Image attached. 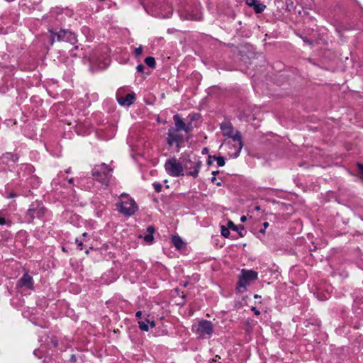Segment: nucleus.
<instances>
[{
    "instance_id": "27",
    "label": "nucleus",
    "mask_w": 363,
    "mask_h": 363,
    "mask_svg": "<svg viewBox=\"0 0 363 363\" xmlns=\"http://www.w3.org/2000/svg\"><path fill=\"white\" fill-rule=\"evenodd\" d=\"M143 52V46L140 45L138 48H136L134 51L135 57H138L141 55Z\"/></svg>"
},
{
    "instance_id": "43",
    "label": "nucleus",
    "mask_w": 363,
    "mask_h": 363,
    "mask_svg": "<svg viewBox=\"0 0 363 363\" xmlns=\"http://www.w3.org/2000/svg\"><path fill=\"white\" fill-rule=\"evenodd\" d=\"M216 180V177H212V178L211 179V181L212 183H214Z\"/></svg>"
},
{
    "instance_id": "38",
    "label": "nucleus",
    "mask_w": 363,
    "mask_h": 363,
    "mask_svg": "<svg viewBox=\"0 0 363 363\" xmlns=\"http://www.w3.org/2000/svg\"><path fill=\"white\" fill-rule=\"evenodd\" d=\"M357 166H358V169H359V172L362 174H363V164H358Z\"/></svg>"
},
{
    "instance_id": "48",
    "label": "nucleus",
    "mask_w": 363,
    "mask_h": 363,
    "mask_svg": "<svg viewBox=\"0 0 363 363\" xmlns=\"http://www.w3.org/2000/svg\"><path fill=\"white\" fill-rule=\"evenodd\" d=\"M196 114H193L192 117H191V120L196 119Z\"/></svg>"
},
{
    "instance_id": "49",
    "label": "nucleus",
    "mask_w": 363,
    "mask_h": 363,
    "mask_svg": "<svg viewBox=\"0 0 363 363\" xmlns=\"http://www.w3.org/2000/svg\"><path fill=\"white\" fill-rule=\"evenodd\" d=\"M113 137V134L112 133L108 138H107L106 139L108 140V139H111Z\"/></svg>"
},
{
    "instance_id": "50",
    "label": "nucleus",
    "mask_w": 363,
    "mask_h": 363,
    "mask_svg": "<svg viewBox=\"0 0 363 363\" xmlns=\"http://www.w3.org/2000/svg\"><path fill=\"white\" fill-rule=\"evenodd\" d=\"M221 184H221V182H218V183H216V185H217L218 186H221Z\"/></svg>"
},
{
    "instance_id": "3",
    "label": "nucleus",
    "mask_w": 363,
    "mask_h": 363,
    "mask_svg": "<svg viewBox=\"0 0 363 363\" xmlns=\"http://www.w3.org/2000/svg\"><path fill=\"white\" fill-rule=\"evenodd\" d=\"M202 164V161L199 156H189L184 161V169L187 171V176H191L196 179L199 176Z\"/></svg>"
},
{
    "instance_id": "18",
    "label": "nucleus",
    "mask_w": 363,
    "mask_h": 363,
    "mask_svg": "<svg viewBox=\"0 0 363 363\" xmlns=\"http://www.w3.org/2000/svg\"><path fill=\"white\" fill-rule=\"evenodd\" d=\"M149 316H150V315L147 314V317L143 320H141L138 321V328H140V330L145 331V332L149 331V326H148L149 323H147V319H149L148 318Z\"/></svg>"
},
{
    "instance_id": "5",
    "label": "nucleus",
    "mask_w": 363,
    "mask_h": 363,
    "mask_svg": "<svg viewBox=\"0 0 363 363\" xmlns=\"http://www.w3.org/2000/svg\"><path fill=\"white\" fill-rule=\"evenodd\" d=\"M192 331L199 338H210L213 333V325L210 320H201L192 326Z\"/></svg>"
},
{
    "instance_id": "15",
    "label": "nucleus",
    "mask_w": 363,
    "mask_h": 363,
    "mask_svg": "<svg viewBox=\"0 0 363 363\" xmlns=\"http://www.w3.org/2000/svg\"><path fill=\"white\" fill-rule=\"evenodd\" d=\"M228 227L233 231H237L241 237H243L245 234V230L243 225H236L231 220L228 222Z\"/></svg>"
},
{
    "instance_id": "9",
    "label": "nucleus",
    "mask_w": 363,
    "mask_h": 363,
    "mask_svg": "<svg viewBox=\"0 0 363 363\" xmlns=\"http://www.w3.org/2000/svg\"><path fill=\"white\" fill-rule=\"evenodd\" d=\"M257 278L258 274L257 272L252 269H242L238 277V289L239 290L243 289V290L245 291L250 283L257 280Z\"/></svg>"
},
{
    "instance_id": "30",
    "label": "nucleus",
    "mask_w": 363,
    "mask_h": 363,
    "mask_svg": "<svg viewBox=\"0 0 363 363\" xmlns=\"http://www.w3.org/2000/svg\"><path fill=\"white\" fill-rule=\"evenodd\" d=\"M268 226H269V223H268V222H264V223H263V228L260 229V230H259V232H260L261 233H265V230H266V228H267Z\"/></svg>"
},
{
    "instance_id": "11",
    "label": "nucleus",
    "mask_w": 363,
    "mask_h": 363,
    "mask_svg": "<svg viewBox=\"0 0 363 363\" xmlns=\"http://www.w3.org/2000/svg\"><path fill=\"white\" fill-rule=\"evenodd\" d=\"M125 89L120 88L116 93V97L118 103L121 106H130L135 100V94L134 93L125 95Z\"/></svg>"
},
{
    "instance_id": "32",
    "label": "nucleus",
    "mask_w": 363,
    "mask_h": 363,
    "mask_svg": "<svg viewBox=\"0 0 363 363\" xmlns=\"http://www.w3.org/2000/svg\"><path fill=\"white\" fill-rule=\"evenodd\" d=\"M76 243L77 244L78 247H79V250H82L83 249V244H82V241H79L77 238H76V240H75Z\"/></svg>"
},
{
    "instance_id": "35",
    "label": "nucleus",
    "mask_w": 363,
    "mask_h": 363,
    "mask_svg": "<svg viewBox=\"0 0 363 363\" xmlns=\"http://www.w3.org/2000/svg\"><path fill=\"white\" fill-rule=\"evenodd\" d=\"M142 315H143V313L140 311H137L135 313V317L139 319H142Z\"/></svg>"
},
{
    "instance_id": "28",
    "label": "nucleus",
    "mask_w": 363,
    "mask_h": 363,
    "mask_svg": "<svg viewBox=\"0 0 363 363\" xmlns=\"http://www.w3.org/2000/svg\"><path fill=\"white\" fill-rule=\"evenodd\" d=\"M144 69H145V67L143 64H140L136 67V69H137L138 72H140V73L143 72Z\"/></svg>"
},
{
    "instance_id": "41",
    "label": "nucleus",
    "mask_w": 363,
    "mask_h": 363,
    "mask_svg": "<svg viewBox=\"0 0 363 363\" xmlns=\"http://www.w3.org/2000/svg\"><path fill=\"white\" fill-rule=\"evenodd\" d=\"M219 173V171H213L212 172V174H213V177H216L218 174Z\"/></svg>"
},
{
    "instance_id": "12",
    "label": "nucleus",
    "mask_w": 363,
    "mask_h": 363,
    "mask_svg": "<svg viewBox=\"0 0 363 363\" xmlns=\"http://www.w3.org/2000/svg\"><path fill=\"white\" fill-rule=\"evenodd\" d=\"M18 287H26L28 289H34V281L33 277L28 273L24 274L17 282Z\"/></svg>"
},
{
    "instance_id": "36",
    "label": "nucleus",
    "mask_w": 363,
    "mask_h": 363,
    "mask_svg": "<svg viewBox=\"0 0 363 363\" xmlns=\"http://www.w3.org/2000/svg\"><path fill=\"white\" fill-rule=\"evenodd\" d=\"M252 311L254 312V313L256 315H258L260 314V312L259 311H258L255 307H252Z\"/></svg>"
},
{
    "instance_id": "22",
    "label": "nucleus",
    "mask_w": 363,
    "mask_h": 363,
    "mask_svg": "<svg viewBox=\"0 0 363 363\" xmlns=\"http://www.w3.org/2000/svg\"><path fill=\"white\" fill-rule=\"evenodd\" d=\"M244 330L247 333H250L252 331V325L249 320L245 321Z\"/></svg>"
},
{
    "instance_id": "42",
    "label": "nucleus",
    "mask_w": 363,
    "mask_h": 363,
    "mask_svg": "<svg viewBox=\"0 0 363 363\" xmlns=\"http://www.w3.org/2000/svg\"><path fill=\"white\" fill-rule=\"evenodd\" d=\"M65 173H66V174H69V173H71V168H70V167H69L68 169H65Z\"/></svg>"
},
{
    "instance_id": "8",
    "label": "nucleus",
    "mask_w": 363,
    "mask_h": 363,
    "mask_svg": "<svg viewBox=\"0 0 363 363\" xmlns=\"http://www.w3.org/2000/svg\"><path fill=\"white\" fill-rule=\"evenodd\" d=\"M181 131L182 130L169 128L167 133V136L166 140L167 145L172 147L174 145L177 152L184 146V136Z\"/></svg>"
},
{
    "instance_id": "52",
    "label": "nucleus",
    "mask_w": 363,
    "mask_h": 363,
    "mask_svg": "<svg viewBox=\"0 0 363 363\" xmlns=\"http://www.w3.org/2000/svg\"><path fill=\"white\" fill-rule=\"evenodd\" d=\"M186 19L189 20V19H192V18H186Z\"/></svg>"
},
{
    "instance_id": "13",
    "label": "nucleus",
    "mask_w": 363,
    "mask_h": 363,
    "mask_svg": "<svg viewBox=\"0 0 363 363\" xmlns=\"http://www.w3.org/2000/svg\"><path fill=\"white\" fill-rule=\"evenodd\" d=\"M245 2L248 6L253 8L256 13H261L266 9V5L258 0H246Z\"/></svg>"
},
{
    "instance_id": "53",
    "label": "nucleus",
    "mask_w": 363,
    "mask_h": 363,
    "mask_svg": "<svg viewBox=\"0 0 363 363\" xmlns=\"http://www.w3.org/2000/svg\"><path fill=\"white\" fill-rule=\"evenodd\" d=\"M34 354H37L36 350L34 351Z\"/></svg>"
},
{
    "instance_id": "4",
    "label": "nucleus",
    "mask_w": 363,
    "mask_h": 363,
    "mask_svg": "<svg viewBox=\"0 0 363 363\" xmlns=\"http://www.w3.org/2000/svg\"><path fill=\"white\" fill-rule=\"evenodd\" d=\"M50 33V40L52 44L55 40L57 41H65L74 44L77 42L76 35L68 29H60L57 31L52 28L48 30Z\"/></svg>"
},
{
    "instance_id": "20",
    "label": "nucleus",
    "mask_w": 363,
    "mask_h": 363,
    "mask_svg": "<svg viewBox=\"0 0 363 363\" xmlns=\"http://www.w3.org/2000/svg\"><path fill=\"white\" fill-rule=\"evenodd\" d=\"M145 63L150 68H155L156 67L155 59L153 57H147L145 59Z\"/></svg>"
},
{
    "instance_id": "21",
    "label": "nucleus",
    "mask_w": 363,
    "mask_h": 363,
    "mask_svg": "<svg viewBox=\"0 0 363 363\" xmlns=\"http://www.w3.org/2000/svg\"><path fill=\"white\" fill-rule=\"evenodd\" d=\"M213 160L217 162L218 167H223L225 164V158L222 156H213Z\"/></svg>"
},
{
    "instance_id": "44",
    "label": "nucleus",
    "mask_w": 363,
    "mask_h": 363,
    "mask_svg": "<svg viewBox=\"0 0 363 363\" xmlns=\"http://www.w3.org/2000/svg\"><path fill=\"white\" fill-rule=\"evenodd\" d=\"M68 182H69V184H72L74 182V179L73 178L69 179Z\"/></svg>"
},
{
    "instance_id": "17",
    "label": "nucleus",
    "mask_w": 363,
    "mask_h": 363,
    "mask_svg": "<svg viewBox=\"0 0 363 363\" xmlns=\"http://www.w3.org/2000/svg\"><path fill=\"white\" fill-rule=\"evenodd\" d=\"M1 159L4 160H10L12 161L13 162H18L19 157L16 154H13L11 152H6L2 155Z\"/></svg>"
},
{
    "instance_id": "47",
    "label": "nucleus",
    "mask_w": 363,
    "mask_h": 363,
    "mask_svg": "<svg viewBox=\"0 0 363 363\" xmlns=\"http://www.w3.org/2000/svg\"><path fill=\"white\" fill-rule=\"evenodd\" d=\"M260 297H261V296H259V295H257V294L254 295V298H260Z\"/></svg>"
},
{
    "instance_id": "33",
    "label": "nucleus",
    "mask_w": 363,
    "mask_h": 363,
    "mask_svg": "<svg viewBox=\"0 0 363 363\" xmlns=\"http://www.w3.org/2000/svg\"><path fill=\"white\" fill-rule=\"evenodd\" d=\"M147 323H149L148 326L150 325L152 328L156 325L154 320L150 321L149 319H147Z\"/></svg>"
},
{
    "instance_id": "25",
    "label": "nucleus",
    "mask_w": 363,
    "mask_h": 363,
    "mask_svg": "<svg viewBox=\"0 0 363 363\" xmlns=\"http://www.w3.org/2000/svg\"><path fill=\"white\" fill-rule=\"evenodd\" d=\"M193 130V126L191 125V123H185V125H184V128L183 129V130L186 133H189L192 131Z\"/></svg>"
},
{
    "instance_id": "39",
    "label": "nucleus",
    "mask_w": 363,
    "mask_h": 363,
    "mask_svg": "<svg viewBox=\"0 0 363 363\" xmlns=\"http://www.w3.org/2000/svg\"><path fill=\"white\" fill-rule=\"evenodd\" d=\"M208 152V149L207 147H203L201 151L202 155L207 154Z\"/></svg>"
},
{
    "instance_id": "14",
    "label": "nucleus",
    "mask_w": 363,
    "mask_h": 363,
    "mask_svg": "<svg viewBox=\"0 0 363 363\" xmlns=\"http://www.w3.org/2000/svg\"><path fill=\"white\" fill-rule=\"evenodd\" d=\"M173 120L174 121L175 125L172 126L171 128L179 130H183V129L184 128L185 122L180 117V116L179 114L174 115Z\"/></svg>"
},
{
    "instance_id": "46",
    "label": "nucleus",
    "mask_w": 363,
    "mask_h": 363,
    "mask_svg": "<svg viewBox=\"0 0 363 363\" xmlns=\"http://www.w3.org/2000/svg\"><path fill=\"white\" fill-rule=\"evenodd\" d=\"M255 210L257 211H259L260 210V206H256L255 207Z\"/></svg>"
},
{
    "instance_id": "16",
    "label": "nucleus",
    "mask_w": 363,
    "mask_h": 363,
    "mask_svg": "<svg viewBox=\"0 0 363 363\" xmlns=\"http://www.w3.org/2000/svg\"><path fill=\"white\" fill-rule=\"evenodd\" d=\"M155 229L152 225H149L147 228V234L143 236L144 240L147 243H151L154 240L153 233H155Z\"/></svg>"
},
{
    "instance_id": "37",
    "label": "nucleus",
    "mask_w": 363,
    "mask_h": 363,
    "mask_svg": "<svg viewBox=\"0 0 363 363\" xmlns=\"http://www.w3.org/2000/svg\"><path fill=\"white\" fill-rule=\"evenodd\" d=\"M16 196H17V195H16V194H15V193H13V192H10V193L9 194L8 198H9V199H12V198L16 197Z\"/></svg>"
},
{
    "instance_id": "29",
    "label": "nucleus",
    "mask_w": 363,
    "mask_h": 363,
    "mask_svg": "<svg viewBox=\"0 0 363 363\" xmlns=\"http://www.w3.org/2000/svg\"><path fill=\"white\" fill-rule=\"evenodd\" d=\"M301 38H302V39H303V42H304V43H307V44H308V45H313V40H309V39H308V38H307L306 37H301Z\"/></svg>"
},
{
    "instance_id": "34",
    "label": "nucleus",
    "mask_w": 363,
    "mask_h": 363,
    "mask_svg": "<svg viewBox=\"0 0 363 363\" xmlns=\"http://www.w3.org/2000/svg\"><path fill=\"white\" fill-rule=\"evenodd\" d=\"M6 224V219L4 217L0 215V225H3Z\"/></svg>"
},
{
    "instance_id": "51",
    "label": "nucleus",
    "mask_w": 363,
    "mask_h": 363,
    "mask_svg": "<svg viewBox=\"0 0 363 363\" xmlns=\"http://www.w3.org/2000/svg\"><path fill=\"white\" fill-rule=\"evenodd\" d=\"M86 235H87V233H84L82 234V236H83V237H86Z\"/></svg>"
},
{
    "instance_id": "45",
    "label": "nucleus",
    "mask_w": 363,
    "mask_h": 363,
    "mask_svg": "<svg viewBox=\"0 0 363 363\" xmlns=\"http://www.w3.org/2000/svg\"><path fill=\"white\" fill-rule=\"evenodd\" d=\"M209 363H220L216 359H213Z\"/></svg>"
},
{
    "instance_id": "26",
    "label": "nucleus",
    "mask_w": 363,
    "mask_h": 363,
    "mask_svg": "<svg viewBox=\"0 0 363 363\" xmlns=\"http://www.w3.org/2000/svg\"><path fill=\"white\" fill-rule=\"evenodd\" d=\"M152 186L154 187V189L156 192L160 193L162 191V186L160 183L158 182H154L152 184Z\"/></svg>"
},
{
    "instance_id": "23",
    "label": "nucleus",
    "mask_w": 363,
    "mask_h": 363,
    "mask_svg": "<svg viewBox=\"0 0 363 363\" xmlns=\"http://www.w3.org/2000/svg\"><path fill=\"white\" fill-rule=\"evenodd\" d=\"M230 230L229 228H226L224 225L221 226V235L225 238H228L230 236Z\"/></svg>"
},
{
    "instance_id": "2",
    "label": "nucleus",
    "mask_w": 363,
    "mask_h": 363,
    "mask_svg": "<svg viewBox=\"0 0 363 363\" xmlns=\"http://www.w3.org/2000/svg\"><path fill=\"white\" fill-rule=\"evenodd\" d=\"M113 169L105 163L95 165L91 170L92 177L107 187L112 177Z\"/></svg>"
},
{
    "instance_id": "1",
    "label": "nucleus",
    "mask_w": 363,
    "mask_h": 363,
    "mask_svg": "<svg viewBox=\"0 0 363 363\" xmlns=\"http://www.w3.org/2000/svg\"><path fill=\"white\" fill-rule=\"evenodd\" d=\"M220 128L224 136L232 138L233 141L235 143V144H232L228 142L226 143V145L228 146L229 149L233 150L230 157L233 158L238 157L243 147L242 138L240 132L235 130L233 124L229 121H224L222 122L220 125Z\"/></svg>"
},
{
    "instance_id": "10",
    "label": "nucleus",
    "mask_w": 363,
    "mask_h": 363,
    "mask_svg": "<svg viewBox=\"0 0 363 363\" xmlns=\"http://www.w3.org/2000/svg\"><path fill=\"white\" fill-rule=\"evenodd\" d=\"M167 173L172 177H178L184 176V165L175 157L168 159L164 164Z\"/></svg>"
},
{
    "instance_id": "19",
    "label": "nucleus",
    "mask_w": 363,
    "mask_h": 363,
    "mask_svg": "<svg viewBox=\"0 0 363 363\" xmlns=\"http://www.w3.org/2000/svg\"><path fill=\"white\" fill-rule=\"evenodd\" d=\"M172 241L174 245L177 249H182L184 246V242H183L182 239L178 235L173 236L172 238Z\"/></svg>"
},
{
    "instance_id": "31",
    "label": "nucleus",
    "mask_w": 363,
    "mask_h": 363,
    "mask_svg": "<svg viewBox=\"0 0 363 363\" xmlns=\"http://www.w3.org/2000/svg\"><path fill=\"white\" fill-rule=\"evenodd\" d=\"M213 156H211V155H208V160L206 161V163L208 165H211L213 164Z\"/></svg>"
},
{
    "instance_id": "6",
    "label": "nucleus",
    "mask_w": 363,
    "mask_h": 363,
    "mask_svg": "<svg viewBox=\"0 0 363 363\" xmlns=\"http://www.w3.org/2000/svg\"><path fill=\"white\" fill-rule=\"evenodd\" d=\"M46 212V208L42 201H35L31 203L28 208L25 218L30 223L35 218L41 219L44 217Z\"/></svg>"
},
{
    "instance_id": "24",
    "label": "nucleus",
    "mask_w": 363,
    "mask_h": 363,
    "mask_svg": "<svg viewBox=\"0 0 363 363\" xmlns=\"http://www.w3.org/2000/svg\"><path fill=\"white\" fill-rule=\"evenodd\" d=\"M24 171H26L28 174H31L34 172L35 169L33 165L30 164H26L24 165Z\"/></svg>"
},
{
    "instance_id": "40",
    "label": "nucleus",
    "mask_w": 363,
    "mask_h": 363,
    "mask_svg": "<svg viewBox=\"0 0 363 363\" xmlns=\"http://www.w3.org/2000/svg\"><path fill=\"white\" fill-rule=\"evenodd\" d=\"M247 220V218L245 216H242L241 218H240V220L241 222H245Z\"/></svg>"
},
{
    "instance_id": "7",
    "label": "nucleus",
    "mask_w": 363,
    "mask_h": 363,
    "mask_svg": "<svg viewBox=\"0 0 363 363\" xmlns=\"http://www.w3.org/2000/svg\"><path fill=\"white\" fill-rule=\"evenodd\" d=\"M122 199L118 204V210L120 213L125 216H130L138 210V207L134 199L126 196L125 194H121Z\"/></svg>"
}]
</instances>
